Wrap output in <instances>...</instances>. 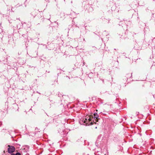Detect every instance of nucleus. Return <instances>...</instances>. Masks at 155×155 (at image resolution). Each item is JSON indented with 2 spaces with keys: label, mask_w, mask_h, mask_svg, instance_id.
Returning <instances> with one entry per match:
<instances>
[{
  "label": "nucleus",
  "mask_w": 155,
  "mask_h": 155,
  "mask_svg": "<svg viewBox=\"0 0 155 155\" xmlns=\"http://www.w3.org/2000/svg\"><path fill=\"white\" fill-rule=\"evenodd\" d=\"M93 118L92 116H88L83 119L84 123H86L87 125L93 124V123L91 122V120Z\"/></svg>",
  "instance_id": "1"
},
{
  "label": "nucleus",
  "mask_w": 155,
  "mask_h": 155,
  "mask_svg": "<svg viewBox=\"0 0 155 155\" xmlns=\"http://www.w3.org/2000/svg\"><path fill=\"white\" fill-rule=\"evenodd\" d=\"M8 153H12L15 151V148L14 146L8 145Z\"/></svg>",
  "instance_id": "2"
},
{
  "label": "nucleus",
  "mask_w": 155,
  "mask_h": 155,
  "mask_svg": "<svg viewBox=\"0 0 155 155\" xmlns=\"http://www.w3.org/2000/svg\"><path fill=\"white\" fill-rule=\"evenodd\" d=\"M94 119H95L96 121H98L97 118L98 117V115H97V113H94Z\"/></svg>",
  "instance_id": "3"
},
{
  "label": "nucleus",
  "mask_w": 155,
  "mask_h": 155,
  "mask_svg": "<svg viewBox=\"0 0 155 155\" xmlns=\"http://www.w3.org/2000/svg\"><path fill=\"white\" fill-rule=\"evenodd\" d=\"M15 155H21V154L20 153L18 152L15 154Z\"/></svg>",
  "instance_id": "4"
},
{
  "label": "nucleus",
  "mask_w": 155,
  "mask_h": 155,
  "mask_svg": "<svg viewBox=\"0 0 155 155\" xmlns=\"http://www.w3.org/2000/svg\"><path fill=\"white\" fill-rule=\"evenodd\" d=\"M11 155H15V154L14 153H12V154H11Z\"/></svg>",
  "instance_id": "5"
}]
</instances>
